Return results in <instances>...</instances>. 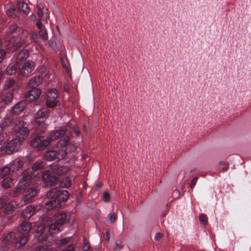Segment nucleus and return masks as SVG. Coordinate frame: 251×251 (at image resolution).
<instances>
[{"label":"nucleus","instance_id":"obj_35","mask_svg":"<svg viewBox=\"0 0 251 251\" xmlns=\"http://www.w3.org/2000/svg\"><path fill=\"white\" fill-rule=\"evenodd\" d=\"M57 104V100L55 99H47L46 105L49 108H53Z\"/></svg>","mask_w":251,"mask_h":251},{"label":"nucleus","instance_id":"obj_27","mask_svg":"<svg viewBox=\"0 0 251 251\" xmlns=\"http://www.w3.org/2000/svg\"><path fill=\"white\" fill-rule=\"evenodd\" d=\"M13 95L11 92L5 93L1 96V100L5 104H8L13 100Z\"/></svg>","mask_w":251,"mask_h":251},{"label":"nucleus","instance_id":"obj_6","mask_svg":"<svg viewBox=\"0 0 251 251\" xmlns=\"http://www.w3.org/2000/svg\"><path fill=\"white\" fill-rule=\"evenodd\" d=\"M66 220V215L64 213H59L55 215L54 223L52 224L49 228V232H59L60 227L62 226Z\"/></svg>","mask_w":251,"mask_h":251},{"label":"nucleus","instance_id":"obj_47","mask_svg":"<svg viewBox=\"0 0 251 251\" xmlns=\"http://www.w3.org/2000/svg\"><path fill=\"white\" fill-rule=\"evenodd\" d=\"M200 220L203 225H206L207 223V218L205 215L202 214L200 215Z\"/></svg>","mask_w":251,"mask_h":251},{"label":"nucleus","instance_id":"obj_40","mask_svg":"<svg viewBox=\"0 0 251 251\" xmlns=\"http://www.w3.org/2000/svg\"><path fill=\"white\" fill-rule=\"evenodd\" d=\"M71 238L70 237H66L59 240L56 243L57 245L59 247L62 246L67 244L70 242Z\"/></svg>","mask_w":251,"mask_h":251},{"label":"nucleus","instance_id":"obj_25","mask_svg":"<svg viewBox=\"0 0 251 251\" xmlns=\"http://www.w3.org/2000/svg\"><path fill=\"white\" fill-rule=\"evenodd\" d=\"M19 65L16 64L14 61L10 64L6 68V73L9 75H12L16 73V70L19 69L18 66Z\"/></svg>","mask_w":251,"mask_h":251},{"label":"nucleus","instance_id":"obj_4","mask_svg":"<svg viewBox=\"0 0 251 251\" xmlns=\"http://www.w3.org/2000/svg\"><path fill=\"white\" fill-rule=\"evenodd\" d=\"M49 115V110L44 108L39 110L36 114L35 122L38 126V129L41 132H44L47 128L48 125L45 123V120Z\"/></svg>","mask_w":251,"mask_h":251},{"label":"nucleus","instance_id":"obj_3","mask_svg":"<svg viewBox=\"0 0 251 251\" xmlns=\"http://www.w3.org/2000/svg\"><path fill=\"white\" fill-rule=\"evenodd\" d=\"M13 132L16 138L22 141L29 135V130L26 126V123L21 121H17L14 123Z\"/></svg>","mask_w":251,"mask_h":251},{"label":"nucleus","instance_id":"obj_8","mask_svg":"<svg viewBox=\"0 0 251 251\" xmlns=\"http://www.w3.org/2000/svg\"><path fill=\"white\" fill-rule=\"evenodd\" d=\"M49 145L47 138L44 139L41 136H38L34 138L31 142V145L35 148L39 150L45 149Z\"/></svg>","mask_w":251,"mask_h":251},{"label":"nucleus","instance_id":"obj_33","mask_svg":"<svg viewBox=\"0 0 251 251\" xmlns=\"http://www.w3.org/2000/svg\"><path fill=\"white\" fill-rule=\"evenodd\" d=\"M58 149V152L57 153V159L59 160L64 159L67 154V150L64 148Z\"/></svg>","mask_w":251,"mask_h":251},{"label":"nucleus","instance_id":"obj_56","mask_svg":"<svg viewBox=\"0 0 251 251\" xmlns=\"http://www.w3.org/2000/svg\"><path fill=\"white\" fill-rule=\"evenodd\" d=\"M9 206H10L12 210L13 211L15 207L17 205V203L14 201H11L9 202L8 204Z\"/></svg>","mask_w":251,"mask_h":251},{"label":"nucleus","instance_id":"obj_34","mask_svg":"<svg viewBox=\"0 0 251 251\" xmlns=\"http://www.w3.org/2000/svg\"><path fill=\"white\" fill-rule=\"evenodd\" d=\"M12 170L10 167L8 166H5L0 169V176H4L8 175Z\"/></svg>","mask_w":251,"mask_h":251},{"label":"nucleus","instance_id":"obj_53","mask_svg":"<svg viewBox=\"0 0 251 251\" xmlns=\"http://www.w3.org/2000/svg\"><path fill=\"white\" fill-rule=\"evenodd\" d=\"M4 208V212L6 214H10L13 211L11 208L7 204H6Z\"/></svg>","mask_w":251,"mask_h":251},{"label":"nucleus","instance_id":"obj_57","mask_svg":"<svg viewBox=\"0 0 251 251\" xmlns=\"http://www.w3.org/2000/svg\"><path fill=\"white\" fill-rule=\"evenodd\" d=\"M6 52L4 50H0V63L2 61L5 56Z\"/></svg>","mask_w":251,"mask_h":251},{"label":"nucleus","instance_id":"obj_55","mask_svg":"<svg viewBox=\"0 0 251 251\" xmlns=\"http://www.w3.org/2000/svg\"><path fill=\"white\" fill-rule=\"evenodd\" d=\"M197 180H198V177H196L194 178L193 179H192V180H191V183H190V187L191 189H193L195 187V186L197 183Z\"/></svg>","mask_w":251,"mask_h":251},{"label":"nucleus","instance_id":"obj_42","mask_svg":"<svg viewBox=\"0 0 251 251\" xmlns=\"http://www.w3.org/2000/svg\"><path fill=\"white\" fill-rule=\"evenodd\" d=\"M14 80L12 79H9L6 81L4 83V87L5 89H9L14 84Z\"/></svg>","mask_w":251,"mask_h":251},{"label":"nucleus","instance_id":"obj_41","mask_svg":"<svg viewBox=\"0 0 251 251\" xmlns=\"http://www.w3.org/2000/svg\"><path fill=\"white\" fill-rule=\"evenodd\" d=\"M40 36L44 40H47L48 38L47 31L45 29L40 30L39 31Z\"/></svg>","mask_w":251,"mask_h":251},{"label":"nucleus","instance_id":"obj_18","mask_svg":"<svg viewBox=\"0 0 251 251\" xmlns=\"http://www.w3.org/2000/svg\"><path fill=\"white\" fill-rule=\"evenodd\" d=\"M60 191V188L57 187L52 188L47 193V197L50 199H52V200H59V197Z\"/></svg>","mask_w":251,"mask_h":251},{"label":"nucleus","instance_id":"obj_59","mask_svg":"<svg viewBox=\"0 0 251 251\" xmlns=\"http://www.w3.org/2000/svg\"><path fill=\"white\" fill-rule=\"evenodd\" d=\"M36 26L40 30L44 29L43 27H44L40 20L37 21L36 23Z\"/></svg>","mask_w":251,"mask_h":251},{"label":"nucleus","instance_id":"obj_50","mask_svg":"<svg viewBox=\"0 0 251 251\" xmlns=\"http://www.w3.org/2000/svg\"><path fill=\"white\" fill-rule=\"evenodd\" d=\"M6 204V198L2 197L0 198V209L4 207Z\"/></svg>","mask_w":251,"mask_h":251},{"label":"nucleus","instance_id":"obj_9","mask_svg":"<svg viewBox=\"0 0 251 251\" xmlns=\"http://www.w3.org/2000/svg\"><path fill=\"white\" fill-rule=\"evenodd\" d=\"M42 179L47 185L50 186L55 185L57 181V177L53 176L52 174L49 171L44 173L42 175Z\"/></svg>","mask_w":251,"mask_h":251},{"label":"nucleus","instance_id":"obj_24","mask_svg":"<svg viewBox=\"0 0 251 251\" xmlns=\"http://www.w3.org/2000/svg\"><path fill=\"white\" fill-rule=\"evenodd\" d=\"M70 138L69 136H65L64 138L60 139L57 142V148L63 149L66 147L69 144Z\"/></svg>","mask_w":251,"mask_h":251},{"label":"nucleus","instance_id":"obj_58","mask_svg":"<svg viewBox=\"0 0 251 251\" xmlns=\"http://www.w3.org/2000/svg\"><path fill=\"white\" fill-rule=\"evenodd\" d=\"M161 238H162V234L159 232L156 233V234L155 235L154 238L156 241H158V242L160 241Z\"/></svg>","mask_w":251,"mask_h":251},{"label":"nucleus","instance_id":"obj_22","mask_svg":"<svg viewBox=\"0 0 251 251\" xmlns=\"http://www.w3.org/2000/svg\"><path fill=\"white\" fill-rule=\"evenodd\" d=\"M35 210L34 207L31 205L28 206L24 209L22 215L25 219H29L34 213Z\"/></svg>","mask_w":251,"mask_h":251},{"label":"nucleus","instance_id":"obj_63","mask_svg":"<svg viewBox=\"0 0 251 251\" xmlns=\"http://www.w3.org/2000/svg\"><path fill=\"white\" fill-rule=\"evenodd\" d=\"M102 186V183L101 182H98L96 185V188L97 189H100Z\"/></svg>","mask_w":251,"mask_h":251},{"label":"nucleus","instance_id":"obj_20","mask_svg":"<svg viewBox=\"0 0 251 251\" xmlns=\"http://www.w3.org/2000/svg\"><path fill=\"white\" fill-rule=\"evenodd\" d=\"M26 105V102L21 101L16 104L13 107L12 111L16 114L20 113L25 108Z\"/></svg>","mask_w":251,"mask_h":251},{"label":"nucleus","instance_id":"obj_13","mask_svg":"<svg viewBox=\"0 0 251 251\" xmlns=\"http://www.w3.org/2000/svg\"><path fill=\"white\" fill-rule=\"evenodd\" d=\"M69 171V168L66 166H61L57 164H52L50 166V173L52 175H62Z\"/></svg>","mask_w":251,"mask_h":251},{"label":"nucleus","instance_id":"obj_36","mask_svg":"<svg viewBox=\"0 0 251 251\" xmlns=\"http://www.w3.org/2000/svg\"><path fill=\"white\" fill-rule=\"evenodd\" d=\"M13 117L11 116L4 118L1 121L3 126H8L13 121Z\"/></svg>","mask_w":251,"mask_h":251},{"label":"nucleus","instance_id":"obj_44","mask_svg":"<svg viewBox=\"0 0 251 251\" xmlns=\"http://www.w3.org/2000/svg\"><path fill=\"white\" fill-rule=\"evenodd\" d=\"M108 218L111 223H113L117 219V215L115 213H110L108 215Z\"/></svg>","mask_w":251,"mask_h":251},{"label":"nucleus","instance_id":"obj_21","mask_svg":"<svg viewBox=\"0 0 251 251\" xmlns=\"http://www.w3.org/2000/svg\"><path fill=\"white\" fill-rule=\"evenodd\" d=\"M16 235L13 232H9L4 234L2 236V241L5 244L12 243L15 240Z\"/></svg>","mask_w":251,"mask_h":251},{"label":"nucleus","instance_id":"obj_45","mask_svg":"<svg viewBox=\"0 0 251 251\" xmlns=\"http://www.w3.org/2000/svg\"><path fill=\"white\" fill-rule=\"evenodd\" d=\"M102 200L105 202H108L110 200V196L108 192L107 191H104L102 195Z\"/></svg>","mask_w":251,"mask_h":251},{"label":"nucleus","instance_id":"obj_39","mask_svg":"<svg viewBox=\"0 0 251 251\" xmlns=\"http://www.w3.org/2000/svg\"><path fill=\"white\" fill-rule=\"evenodd\" d=\"M83 251H92L91 246L85 238H83V245L82 247Z\"/></svg>","mask_w":251,"mask_h":251},{"label":"nucleus","instance_id":"obj_28","mask_svg":"<svg viewBox=\"0 0 251 251\" xmlns=\"http://www.w3.org/2000/svg\"><path fill=\"white\" fill-rule=\"evenodd\" d=\"M18 9L23 13L27 14L29 11L28 5L24 1H19L17 3Z\"/></svg>","mask_w":251,"mask_h":251},{"label":"nucleus","instance_id":"obj_12","mask_svg":"<svg viewBox=\"0 0 251 251\" xmlns=\"http://www.w3.org/2000/svg\"><path fill=\"white\" fill-rule=\"evenodd\" d=\"M66 132L64 129H58L51 131L47 137L49 144L52 141L56 140L60 137L63 136Z\"/></svg>","mask_w":251,"mask_h":251},{"label":"nucleus","instance_id":"obj_2","mask_svg":"<svg viewBox=\"0 0 251 251\" xmlns=\"http://www.w3.org/2000/svg\"><path fill=\"white\" fill-rule=\"evenodd\" d=\"M23 175V177L19 182L18 186L10 191V197H15L19 195L22 192V190H25L29 185V181L30 179L36 176V175H29V173H27L26 171L24 172Z\"/></svg>","mask_w":251,"mask_h":251},{"label":"nucleus","instance_id":"obj_32","mask_svg":"<svg viewBox=\"0 0 251 251\" xmlns=\"http://www.w3.org/2000/svg\"><path fill=\"white\" fill-rule=\"evenodd\" d=\"M45 163L41 161H38L34 163L32 167L33 171H38L45 166Z\"/></svg>","mask_w":251,"mask_h":251},{"label":"nucleus","instance_id":"obj_64","mask_svg":"<svg viewBox=\"0 0 251 251\" xmlns=\"http://www.w3.org/2000/svg\"><path fill=\"white\" fill-rule=\"evenodd\" d=\"M74 131L76 135H78L79 134V131L78 127L75 126L74 127Z\"/></svg>","mask_w":251,"mask_h":251},{"label":"nucleus","instance_id":"obj_46","mask_svg":"<svg viewBox=\"0 0 251 251\" xmlns=\"http://www.w3.org/2000/svg\"><path fill=\"white\" fill-rule=\"evenodd\" d=\"M6 139V134L3 133V128L0 126V143Z\"/></svg>","mask_w":251,"mask_h":251},{"label":"nucleus","instance_id":"obj_23","mask_svg":"<svg viewBox=\"0 0 251 251\" xmlns=\"http://www.w3.org/2000/svg\"><path fill=\"white\" fill-rule=\"evenodd\" d=\"M5 9L7 15L9 17L15 18L16 17L15 6L11 3H7L5 6Z\"/></svg>","mask_w":251,"mask_h":251},{"label":"nucleus","instance_id":"obj_26","mask_svg":"<svg viewBox=\"0 0 251 251\" xmlns=\"http://www.w3.org/2000/svg\"><path fill=\"white\" fill-rule=\"evenodd\" d=\"M23 162L21 161L19 159H16L14 160L10 164V167L11 168L12 171H14L16 169H19L22 167Z\"/></svg>","mask_w":251,"mask_h":251},{"label":"nucleus","instance_id":"obj_17","mask_svg":"<svg viewBox=\"0 0 251 251\" xmlns=\"http://www.w3.org/2000/svg\"><path fill=\"white\" fill-rule=\"evenodd\" d=\"M37 192L34 188H29L25 192L23 201H24L25 203H27L31 202V199L36 195Z\"/></svg>","mask_w":251,"mask_h":251},{"label":"nucleus","instance_id":"obj_7","mask_svg":"<svg viewBox=\"0 0 251 251\" xmlns=\"http://www.w3.org/2000/svg\"><path fill=\"white\" fill-rule=\"evenodd\" d=\"M22 141L20 139H18L16 137L11 140L5 147V152L6 154H10L14 151H18Z\"/></svg>","mask_w":251,"mask_h":251},{"label":"nucleus","instance_id":"obj_54","mask_svg":"<svg viewBox=\"0 0 251 251\" xmlns=\"http://www.w3.org/2000/svg\"><path fill=\"white\" fill-rule=\"evenodd\" d=\"M48 45L50 47H51L53 49H56V43L55 41L53 40H50V41L48 42Z\"/></svg>","mask_w":251,"mask_h":251},{"label":"nucleus","instance_id":"obj_29","mask_svg":"<svg viewBox=\"0 0 251 251\" xmlns=\"http://www.w3.org/2000/svg\"><path fill=\"white\" fill-rule=\"evenodd\" d=\"M13 184V180L10 177H6L2 181V187L5 189L12 187Z\"/></svg>","mask_w":251,"mask_h":251},{"label":"nucleus","instance_id":"obj_43","mask_svg":"<svg viewBox=\"0 0 251 251\" xmlns=\"http://www.w3.org/2000/svg\"><path fill=\"white\" fill-rule=\"evenodd\" d=\"M18 26L16 25H12L9 26V27L7 30V32L8 34H13L14 33L17 29Z\"/></svg>","mask_w":251,"mask_h":251},{"label":"nucleus","instance_id":"obj_11","mask_svg":"<svg viewBox=\"0 0 251 251\" xmlns=\"http://www.w3.org/2000/svg\"><path fill=\"white\" fill-rule=\"evenodd\" d=\"M28 51L26 50H22L15 54L12 61L16 64L20 65L28 56Z\"/></svg>","mask_w":251,"mask_h":251},{"label":"nucleus","instance_id":"obj_19","mask_svg":"<svg viewBox=\"0 0 251 251\" xmlns=\"http://www.w3.org/2000/svg\"><path fill=\"white\" fill-rule=\"evenodd\" d=\"M43 74L41 76H36L31 78L28 82V86L29 87H35L40 85L43 81Z\"/></svg>","mask_w":251,"mask_h":251},{"label":"nucleus","instance_id":"obj_49","mask_svg":"<svg viewBox=\"0 0 251 251\" xmlns=\"http://www.w3.org/2000/svg\"><path fill=\"white\" fill-rule=\"evenodd\" d=\"M30 39L32 40V41L34 42H38V36L36 32L31 31V37Z\"/></svg>","mask_w":251,"mask_h":251},{"label":"nucleus","instance_id":"obj_14","mask_svg":"<svg viewBox=\"0 0 251 251\" xmlns=\"http://www.w3.org/2000/svg\"><path fill=\"white\" fill-rule=\"evenodd\" d=\"M41 94V91L37 88H33L27 91L25 95L26 99L32 101L37 99Z\"/></svg>","mask_w":251,"mask_h":251},{"label":"nucleus","instance_id":"obj_10","mask_svg":"<svg viewBox=\"0 0 251 251\" xmlns=\"http://www.w3.org/2000/svg\"><path fill=\"white\" fill-rule=\"evenodd\" d=\"M34 65L33 62L27 61L25 62L22 68L19 69V74L21 75L26 76L29 75L34 70Z\"/></svg>","mask_w":251,"mask_h":251},{"label":"nucleus","instance_id":"obj_5","mask_svg":"<svg viewBox=\"0 0 251 251\" xmlns=\"http://www.w3.org/2000/svg\"><path fill=\"white\" fill-rule=\"evenodd\" d=\"M19 31L20 34L18 37H13L10 40V42L12 46L16 49L19 48L23 45L27 44L29 43L28 32L23 29H21Z\"/></svg>","mask_w":251,"mask_h":251},{"label":"nucleus","instance_id":"obj_61","mask_svg":"<svg viewBox=\"0 0 251 251\" xmlns=\"http://www.w3.org/2000/svg\"><path fill=\"white\" fill-rule=\"evenodd\" d=\"M47 248L43 246H40L36 249V251H46Z\"/></svg>","mask_w":251,"mask_h":251},{"label":"nucleus","instance_id":"obj_37","mask_svg":"<svg viewBox=\"0 0 251 251\" xmlns=\"http://www.w3.org/2000/svg\"><path fill=\"white\" fill-rule=\"evenodd\" d=\"M69 197V193L66 190H61L60 193V196L59 197V200L60 201V200L62 199L63 201H66Z\"/></svg>","mask_w":251,"mask_h":251},{"label":"nucleus","instance_id":"obj_31","mask_svg":"<svg viewBox=\"0 0 251 251\" xmlns=\"http://www.w3.org/2000/svg\"><path fill=\"white\" fill-rule=\"evenodd\" d=\"M57 97V90L56 89H51L49 90L47 93V99L56 100Z\"/></svg>","mask_w":251,"mask_h":251},{"label":"nucleus","instance_id":"obj_62","mask_svg":"<svg viewBox=\"0 0 251 251\" xmlns=\"http://www.w3.org/2000/svg\"><path fill=\"white\" fill-rule=\"evenodd\" d=\"M36 7L37 10H43V9L44 8V6L41 3H37Z\"/></svg>","mask_w":251,"mask_h":251},{"label":"nucleus","instance_id":"obj_1","mask_svg":"<svg viewBox=\"0 0 251 251\" xmlns=\"http://www.w3.org/2000/svg\"><path fill=\"white\" fill-rule=\"evenodd\" d=\"M32 225L29 222H23L19 226V236L15 240V246L18 248L26 244L28 239V233L32 228Z\"/></svg>","mask_w":251,"mask_h":251},{"label":"nucleus","instance_id":"obj_51","mask_svg":"<svg viewBox=\"0 0 251 251\" xmlns=\"http://www.w3.org/2000/svg\"><path fill=\"white\" fill-rule=\"evenodd\" d=\"M63 182L66 187H68L71 185V180L69 177H66L64 178Z\"/></svg>","mask_w":251,"mask_h":251},{"label":"nucleus","instance_id":"obj_52","mask_svg":"<svg viewBox=\"0 0 251 251\" xmlns=\"http://www.w3.org/2000/svg\"><path fill=\"white\" fill-rule=\"evenodd\" d=\"M61 251H75V247L73 244H71Z\"/></svg>","mask_w":251,"mask_h":251},{"label":"nucleus","instance_id":"obj_16","mask_svg":"<svg viewBox=\"0 0 251 251\" xmlns=\"http://www.w3.org/2000/svg\"><path fill=\"white\" fill-rule=\"evenodd\" d=\"M45 227L43 225L38 226L35 232V237L38 242H42L46 240L47 238L43 235Z\"/></svg>","mask_w":251,"mask_h":251},{"label":"nucleus","instance_id":"obj_30","mask_svg":"<svg viewBox=\"0 0 251 251\" xmlns=\"http://www.w3.org/2000/svg\"><path fill=\"white\" fill-rule=\"evenodd\" d=\"M57 153L54 151H50L47 152L45 155V158L48 161H52L57 158Z\"/></svg>","mask_w":251,"mask_h":251},{"label":"nucleus","instance_id":"obj_15","mask_svg":"<svg viewBox=\"0 0 251 251\" xmlns=\"http://www.w3.org/2000/svg\"><path fill=\"white\" fill-rule=\"evenodd\" d=\"M61 206L59 200H50L46 202L45 209L47 211H49L53 209H58Z\"/></svg>","mask_w":251,"mask_h":251},{"label":"nucleus","instance_id":"obj_38","mask_svg":"<svg viewBox=\"0 0 251 251\" xmlns=\"http://www.w3.org/2000/svg\"><path fill=\"white\" fill-rule=\"evenodd\" d=\"M61 63L62 67L66 70L68 72L71 70L68 61L66 59L61 58Z\"/></svg>","mask_w":251,"mask_h":251},{"label":"nucleus","instance_id":"obj_60","mask_svg":"<svg viewBox=\"0 0 251 251\" xmlns=\"http://www.w3.org/2000/svg\"><path fill=\"white\" fill-rule=\"evenodd\" d=\"M37 14L40 19L42 18L44 15L43 10H37Z\"/></svg>","mask_w":251,"mask_h":251},{"label":"nucleus","instance_id":"obj_48","mask_svg":"<svg viewBox=\"0 0 251 251\" xmlns=\"http://www.w3.org/2000/svg\"><path fill=\"white\" fill-rule=\"evenodd\" d=\"M123 247V245L122 243H115L113 248L114 250L116 251H120Z\"/></svg>","mask_w":251,"mask_h":251}]
</instances>
